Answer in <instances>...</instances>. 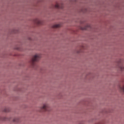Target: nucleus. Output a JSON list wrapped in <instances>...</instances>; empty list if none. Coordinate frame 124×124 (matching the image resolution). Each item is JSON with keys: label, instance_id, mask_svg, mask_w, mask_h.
<instances>
[{"label": "nucleus", "instance_id": "nucleus-1", "mask_svg": "<svg viewBox=\"0 0 124 124\" xmlns=\"http://www.w3.org/2000/svg\"><path fill=\"white\" fill-rule=\"evenodd\" d=\"M41 58V54H37L34 56L31 59V64L32 66H34L35 64L34 62H38L39 59Z\"/></svg>", "mask_w": 124, "mask_h": 124}, {"label": "nucleus", "instance_id": "nucleus-2", "mask_svg": "<svg viewBox=\"0 0 124 124\" xmlns=\"http://www.w3.org/2000/svg\"><path fill=\"white\" fill-rule=\"evenodd\" d=\"M117 65L118 67L122 70V71H124V66L123 65V63H122V60H120L118 62H117Z\"/></svg>", "mask_w": 124, "mask_h": 124}, {"label": "nucleus", "instance_id": "nucleus-3", "mask_svg": "<svg viewBox=\"0 0 124 124\" xmlns=\"http://www.w3.org/2000/svg\"><path fill=\"white\" fill-rule=\"evenodd\" d=\"M49 105L48 104H45L44 106L42 107V109L45 111H49Z\"/></svg>", "mask_w": 124, "mask_h": 124}, {"label": "nucleus", "instance_id": "nucleus-4", "mask_svg": "<svg viewBox=\"0 0 124 124\" xmlns=\"http://www.w3.org/2000/svg\"><path fill=\"white\" fill-rule=\"evenodd\" d=\"M35 23L37 24V25H42V21L38 19L35 20Z\"/></svg>", "mask_w": 124, "mask_h": 124}, {"label": "nucleus", "instance_id": "nucleus-5", "mask_svg": "<svg viewBox=\"0 0 124 124\" xmlns=\"http://www.w3.org/2000/svg\"><path fill=\"white\" fill-rule=\"evenodd\" d=\"M61 27V25L60 24H56L52 26V28L53 29H57L58 28H60Z\"/></svg>", "mask_w": 124, "mask_h": 124}, {"label": "nucleus", "instance_id": "nucleus-6", "mask_svg": "<svg viewBox=\"0 0 124 124\" xmlns=\"http://www.w3.org/2000/svg\"><path fill=\"white\" fill-rule=\"evenodd\" d=\"M19 121H20V120H19V118H16L13 119L14 123H19Z\"/></svg>", "mask_w": 124, "mask_h": 124}, {"label": "nucleus", "instance_id": "nucleus-7", "mask_svg": "<svg viewBox=\"0 0 124 124\" xmlns=\"http://www.w3.org/2000/svg\"><path fill=\"white\" fill-rule=\"evenodd\" d=\"M10 111V109H9V108H5L3 110L4 112H9Z\"/></svg>", "mask_w": 124, "mask_h": 124}, {"label": "nucleus", "instance_id": "nucleus-8", "mask_svg": "<svg viewBox=\"0 0 124 124\" xmlns=\"http://www.w3.org/2000/svg\"><path fill=\"white\" fill-rule=\"evenodd\" d=\"M91 29V25H87L84 29L83 30H88V29Z\"/></svg>", "mask_w": 124, "mask_h": 124}, {"label": "nucleus", "instance_id": "nucleus-9", "mask_svg": "<svg viewBox=\"0 0 124 124\" xmlns=\"http://www.w3.org/2000/svg\"><path fill=\"white\" fill-rule=\"evenodd\" d=\"M55 7L56 8H62V7H61L59 4H56Z\"/></svg>", "mask_w": 124, "mask_h": 124}, {"label": "nucleus", "instance_id": "nucleus-10", "mask_svg": "<svg viewBox=\"0 0 124 124\" xmlns=\"http://www.w3.org/2000/svg\"><path fill=\"white\" fill-rule=\"evenodd\" d=\"M2 121H6V118L5 117L3 118L2 119H1Z\"/></svg>", "mask_w": 124, "mask_h": 124}]
</instances>
